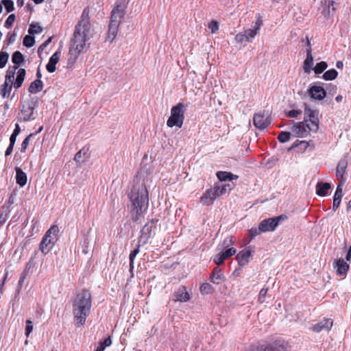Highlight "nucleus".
I'll list each match as a JSON object with an SVG mask.
<instances>
[{
  "label": "nucleus",
  "mask_w": 351,
  "mask_h": 351,
  "mask_svg": "<svg viewBox=\"0 0 351 351\" xmlns=\"http://www.w3.org/2000/svg\"><path fill=\"white\" fill-rule=\"evenodd\" d=\"M95 29L89 18V9L85 8L80 19L75 27L73 38L69 49L71 59L75 60L80 54L89 47L88 40L93 36Z\"/></svg>",
  "instance_id": "1"
},
{
  "label": "nucleus",
  "mask_w": 351,
  "mask_h": 351,
  "mask_svg": "<svg viewBox=\"0 0 351 351\" xmlns=\"http://www.w3.org/2000/svg\"><path fill=\"white\" fill-rule=\"evenodd\" d=\"M129 198L132 202L133 210L136 215H139L147 209L149 195L144 178L141 180V177H135Z\"/></svg>",
  "instance_id": "2"
},
{
  "label": "nucleus",
  "mask_w": 351,
  "mask_h": 351,
  "mask_svg": "<svg viewBox=\"0 0 351 351\" xmlns=\"http://www.w3.org/2000/svg\"><path fill=\"white\" fill-rule=\"evenodd\" d=\"M92 296L90 291L83 289L79 292L73 301V313L77 320L76 326L84 325L90 312Z\"/></svg>",
  "instance_id": "3"
},
{
  "label": "nucleus",
  "mask_w": 351,
  "mask_h": 351,
  "mask_svg": "<svg viewBox=\"0 0 351 351\" xmlns=\"http://www.w3.org/2000/svg\"><path fill=\"white\" fill-rule=\"evenodd\" d=\"M219 181L215 183L214 186L207 189L201 197V203L203 205H212L214 201L219 196L230 191L234 186L233 180L239 177H217Z\"/></svg>",
  "instance_id": "4"
},
{
  "label": "nucleus",
  "mask_w": 351,
  "mask_h": 351,
  "mask_svg": "<svg viewBox=\"0 0 351 351\" xmlns=\"http://www.w3.org/2000/svg\"><path fill=\"white\" fill-rule=\"evenodd\" d=\"M288 217L285 214H282L276 217H269L262 220L258 227H252L249 230V234L250 239H253L255 237L261 234V233L267 232H274L276 230L278 226L282 222L285 221Z\"/></svg>",
  "instance_id": "5"
},
{
  "label": "nucleus",
  "mask_w": 351,
  "mask_h": 351,
  "mask_svg": "<svg viewBox=\"0 0 351 351\" xmlns=\"http://www.w3.org/2000/svg\"><path fill=\"white\" fill-rule=\"evenodd\" d=\"M291 345L282 337L271 342H259L251 346L250 351H291Z\"/></svg>",
  "instance_id": "6"
},
{
  "label": "nucleus",
  "mask_w": 351,
  "mask_h": 351,
  "mask_svg": "<svg viewBox=\"0 0 351 351\" xmlns=\"http://www.w3.org/2000/svg\"><path fill=\"white\" fill-rule=\"evenodd\" d=\"M59 228L58 226L53 225L45 232L40 243V250L43 254H47L53 247L58 239Z\"/></svg>",
  "instance_id": "7"
},
{
  "label": "nucleus",
  "mask_w": 351,
  "mask_h": 351,
  "mask_svg": "<svg viewBox=\"0 0 351 351\" xmlns=\"http://www.w3.org/2000/svg\"><path fill=\"white\" fill-rule=\"evenodd\" d=\"M304 106V121L306 123V127L308 130L313 132H317L319 128V110L311 108L306 103H305Z\"/></svg>",
  "instance_id": "8"
},
{
  "label": "nucleus",
  "mask_w": 351,
  "mask_h": 351,
  "mask_svg": "<svg viewBox=\"0 0 351 351\" xmlns=\"http://www.w3.org/2000/svg\"><path fill=\"white\" fill-rule=\"evenodd\" d=\"M186 106L183 103H178L171 109V116L167 119V125L169 128L174 126L181 128L184 119Z\"/></svg>",
  "instance_id": "9"
},
{
  "label": "nucleus",
  "mask_w": 351,
  "mask_h": 351,
  "mask_svg": "<svg viewBox=\"0 0 351 351\" xmlns=\"http://www.w3.org/2000/svg\"><path fill=\"white\" fill-rule=\"evenodd\" d=\"M263 25V18L260 15L256 16V21L254 22L250 28L244 31L245 36L247 38V42H252L255 36L258 33Z\"/></svg>",
  "instance_id": "10"
},
{
  "label": "nucleus",
  "mask_w": 351,
  "mask_h": 351,
  "mask_svg": "<svg viewBox=\"0 0 351 351\" xmlns=\"http://www.w3.org/2000/svg\"><path fill=\"white\" fill-rule=\"evenodd\" d=\"M270 123L271 121L267 112L263 111L254 114V125L256 128L263 130L267 128Z\"/></svg>",
  "instance_id": "11"
},
{
  "label": "nucleus",
  "mask_w": 351,
  "mask_h": 351,
  "mask_svg": "<svg viewBox=\"0 0 351 351\" xmlns=\"http://www.w3.org/2000/svg\"><path fill=\"white\" fill-rule=\"evenodd\" d=\"M125 14V6L119 3H117L116 6L111 12V17L110 22L118 23L120 25L121 20L124 18Z\"/></svg>",
  "instance_id": "12"
},
{
  "label": "nucleus",
  "mask_w": 351,
  "mask_h": 351,
  "mask_svg": "<svg viewBox=\"0 0 351 351\" xmlns=\"http://www.w3.org/2000/svg\"><path fill=\"white\" fill-rule=\"evenodd\" d=\"M291 131L296 137L305 138L309 134L306 123L304 121L298 122L293 124L291 128Z\"/></svg>",
  "instance_id": "13"
},
{
  "label": "nucleus",
  "mask_w": 351,
  "mask_h": 351,
  "mask_svg": "<svg viewBox=\"0 0 351 351\" xmlns=\"http://www.w3.org/2000/svg\"><path fill=\"white\" fill-rule=\"evenodd\" d=\"M237 250L234 247H230L221 252L216 254L213 258V262L217 265H221L225 260L231 257L236 253Z\"/></svg>",
  "instance_id": "14"
},
{
  "label": "nucleus",
  "mask_w": 351,
  "mask_h": 351,
  "mask_svg": "<svg viewBox=\"0 0 351 351\" xmlns=\"http://www.w3.org/2000/svg\"><path fill=\"white\" fill-rule=\"evenodd\" d=\"M306 58L304 61V71L305 73H309L312 69L313 65V58L312 56V49L310 40L307 38L306 40Z\"/></svg>",
  "instance_id": "15"
},
{
  "label": "nucleus",
  "mask_w": 351,
  "mask_h": 351,
  "mask_svg": "<svg viewBox=\"0 0 351 351\" xmlns=\"http://www.w3.org/2000/svg\"><path fill=\"white\" fill-rule=\"evenodd\" d=\"M308 93L312 99L322 100L326 95L325 89L319 86H312L308 89Z\"/></svg>",
  "instance_id": "16"
},
{
  "label": "nucleus",
  "mask_w": 351,
  "mask_h": 351,
  "mask_svg": "<svg viewBox=\"0 0 351 351\" xmlns=\"http://www.w3.org/2000/svg\"><path fill=\"white\" fill-rule=\"evenodd\" d=\"M331 184L329 182L319 181L317 182L315 187L316 194L319 197H325L329 195L331 190Z\"/></svg>",
  "instance_id": "17"
},
{
  "label": "nucleus",
  "mask_w": 351,
  "mask_h": 351,
  "mask_svg": "<svg viewBox=\"0 0 351 351\" xmlns=\"http://www.w3.org/2000/svg\"><path fill=\"white\" fill-rule=\"evenodd\" d=\"M333 265L336 269V273L338 276H343L346 274L350 267L349 264H348L347 262L343 258L335 260L334 261Z\"/></svg>",
  "instance_id": "18"
},
{
  "label": "nucleus",
  "mask_w": 351,
  "mask_h": 351,
  "mask_svg": "<svg viewBox=\"0 0 351 351\" xmlns=\"http://www.w3.org/2000/svg\"><path fill=\"white\" fill-rule=\"evenodd\" d=\"M333 322L331 319H324L316 324L313 325V330L319 332L322 330L329 331L332 328Z\"/></svg>",
  "instance_id": "19"
},
{
  "label": "nucleus",
  "mask_w": 351,
  "mask_h": 351,
  "mask_svg": "<svg viewBox=\"0 0 351 351\" xmlns=\"http://www.w3.org/2000/svg\"><path fill=\"white\" fill-rule=\"evenodd\" d=\"M61 52L60 51H56L49 58L48 63L46 65V69L49 73H53L56 69V65L60 60Z\"/></svg>",
  "instance_id": "20"
},
{
  "label": "nucleus",
  "mask_w": 351,
  "mask_h": 351,
  "mask_svg": "<svg viewBox=\"0 0 351 351\" xmlns=\"http://www.w3.org/2000/svg\"><path fill=\"white\" fill-rule=\"evenodd\" d=\"M252 255L251 250L244 249L239 252L237 255V259L240 266L246 265L250 261V257Z\"/></svg>",
  "instance_id": "21"
},
{
  "label": "nucleus",
  "mask_w": 351,
  "mask_h": 351,
  "mask_svg": "<svg viewBox=\"0 0 351 351\" xmlns=\"http://www.w3.org/2000/svg\"><path fill=\"white\" fill-rule=\"evenodd\" d=\"M88 148L83 147L75 154L74 160L77 165H80L88 159L89 154L88 153Z\"/></svg>",
  "instance_id": "22"
},
{
  "label": "nucleus",
  "mask_w": 351,
  "mask_h": 351,
  "mask_svg": "<svg viewBox=\"0 0 351 351\" xmlns=\"http://www.w3.org/2000/svg\"><path fill=\"white\" fill-rule=\"evenodd\" d=\"M190 296L186 287H182L175 293V300L180 302H185L189 300Z\"/></svg>",
  "instance_id": "23"
},
{
  "label": "nucleus",
  "mask_w": 351,
  "mask_h": 351,
  "mask_svg": "<svg viewBox=\"0 0 351 351\" xmlns=\"http://www.w3.org/2000/svg\"><path fill=\"white\" fill-rule=\"evenodd\" d=\"M224 278L225 277L221 274V269H219L218 267H215L213 270L212 274L210 276V281L216 285H219L220 283H221L223 281Z\"/></svg>",
  "instance_id": "24"
},
{
  "label": "nucleus",
  "mask_w": 351,
  "mask_h": 351,
  "mask_svg": "<svg viewBox=\"0 0 351 351\" xmlns=\"http://www.w3.org/2000/svg\"><path fill=\"white\" fill-rule=\"evenodd\" d=\"M12 62L14 64V69H17L25 62L24 56L19 51H14L12 55Z\"/></svg>",
  "instance_id": "25"
},
{
  "label": "nucleus",
  "mask_w": 351,
  "mask_h": 351,
  "mask_svg": "<svg viewBox=\"0 0 351 351\" xmlns=\"http://www.w3.org/2000/svg\"><path fill=\"white\" fill-rule=\"evenodd\" d=\"M43 86L44 84L43 81L41 80L36 79L30 84L28 88V92L31 94H36L43 90Z\"/></svg>",
  "instance_id": "26"
},
{
  "label": "nucleus",
  "mask_w": 351,
  "mask_h": 351,
  "mask_svg": "<svg viewBox=\"0 0 351 351\" xmlns=\"http://www.w3.org/2000/svg\"><path fill=\"white\" fill-rule=\"evenodd\" d=\"M335 2L334 1H328L322 11V14L325 18L328 19L330 16H332L336 10L335 7Z\"/></svg>",
  "instance_id": "27"
},
{
  "label": "nucleus",
  "mask_w": 351,
  "mask_h": 351,
  "mask_svg": "<svg viewBox=\"0 0 351 351\" xmlns=\"http://www.w3.org/2000/svg\"><path fill=\"white\" fill-rule=\"evenodd\" d=\"M156 226L153 221L147 223L141 230L142 236L146 240L152 236V232L155 229Z\"/></svg>",
  "instance_id": "28"
},
{
  "label": "nucleus",
  "mask_w": 351,
  "mask_h": 351,
  "mask_svg": "<svg viewBox=\"0 0 351 351\" xmlns=\"http://www.w3.org/2000/svg\"><path fill=\"white\" fill-rule=\"evenodd\" d=\"M119 25L110 22L108 33V40L111 43L112 42L117 35Z\"/></svg>",
  "instance_id": "29"
},
{
  "label": "nucleus",
  "mask_w": 351,
  "mask_h": 351,
  "mask_svg": "<svg viewBox=\"0 0 351 351\" xmlns=\"http://www.w3.org/2000/svg\"><path fill=\"white\" fill-rule=\"evenodd\" d=\"M25 75L26 71L25 69H19L18 70L16 78L14 83V87L16 89L19 88L22 86L23 81L25 80Z\"/></svg>",
  "instance_id": "30"
},
{
  "label": "nucleus",
  "mask_w": 351,
  "mask_h": 351,
  "mask_svg": "<svg viewBox=\"0 0 351 351\" xmlns=\"http://www.w3.org/2000/svg\"><path fill=\"white\" fill-rule=\"evenodd\" d=\"M348 165V160L346 157L341 158L337 167L336 176H344L346 173V169Z\"/></svg>",
  "instance_id": "31"
},
{
  "label": "nucleus",
  "mask_w": 351,
  "mask_h": 351,
  "mask_svg": "<svg viewBox=\"0 0 351 351\" xmlns=\"http://www.w3.org/2000/svg\"><path fill=\"white\" fill-rule=\"evenodd\" d=\"M141 245L138 243L136 248L132 250L130 252V254L129 255V260H130V272L132 274L134 267V259L136 255L139 253V248Z\"/></svg>",
  "instance_id": "32"
},
{
  "label": "nucleus",
  "mask_w": 351,
  "mask_h": 351,
  "mask_svg": "<svg viewBox=\"0 0 351 351\" xmlns=\"http://www.w3.org/2000/svg\"><path fill=\"white\" fill-rule=\"evenodd\" d=\"M338 75V72L335 69L326 71L322 75L324 80L330 81L335 80Z\"/></svg>",
  "instance_id": "33"
},
{
  "label": "nucleus",
  "mask_w": 351,
  "mask_h": 351,
  "mask_svg": "<svg viewBox=\"0 0 351 351\" xmlns=\"http://www.w3.org/2000/svg\"><path fill=\"white\" fill-rule=\"evenodd\" d=\"M43 32V27L37 23L30 24L28 33L34 36V34H40Z\"/></svg>",
  "instance_id": "34"
},
{
  "label": "nucleus",
  "mask_w": 351,
  "mask_h": 351,
  "mask_svg": "<svg viewBox=\"0 0 351 351\" xmlns=\"http://www.w3.org/2000/svg\"><path fill=\"white\" fill-rule=\"evenodd\" d=\"M23 44L25 47L30 48L35 44V37L32 34L26 35L23 40Z\"/></svg>",
  "instance_id": "35"
},
{
  "label": "nucleus",
  "mask_w": 351,
  "mask_h": 351,
  "mask_svg": "<svg viewBox=\"0 0 351 351\" xmlns=\"http://www.w3.org/2000/svg\"><path fill=\"white\" fill-rule=\"evenodd\" d=\"M199 290L202 294H209L213 293L214 288L210 283L204 282L200 286Z\"/></svg>",
  "instance_id": "36"
},
{
  "label": "nucleus",
  "mask_w": 351,
  "mask_h": 351,
  "mask_svg": "<svg viewBox=\"0 0 351 351\" xmlns=\"http://www.w3.org/2000/svg\"><path fill=\"white\" fill-rule=\"evenodd\" d=\"M327 67V63L324 61H322L316 64L315 66L313 68V71L315 74H321Z\"/></svg>",
  "instance_id": "37"
},
{
  "label": "nucleus",
  "mask_w": 351,
  "mask_h": 351,
  "mask_svg": "<svg viewBox=\"0 0 351 351\" xmlns=\"http://www.w3.org/2000/svg\"><path fill=\"white\" fill-rule=\"evenodd\" d=\"M12 85L10 83L5 82L3 87L1 90V94L3 98L8 97L11 92Z\"/></svg>",
  "instance_id": "38"
},
{
  "label": "nucleus",
  "mask_w": 351,
  "mask_h": 351,
  "mask_svg": "<svg viewBox=\"0 0 351 351\" xmlns=\"http://www.w3.org/2000/svg\"><path fill=\"white\" fill-rule=\"evenodd\" d=\"M16 70V69H14V67H12V69H10V68L8 69L6 73L5 82L10 83V84L12 85Z\"/></svg>",
  "instance_id": "39"
},
{
  "label": "nucleus",
  "mask_w": 351,
  "mask_h": 351,
  "mask_svg": "<svg viewBox=\"0 0 351 351\" xmlns=\"http://www.w3.org/2000/svg\"><path fill=\"white\" fill-rule=\"evenodd\" d=\"M290 137L291 133L289 132L282 131L278 136V140L280 143H284L287 142L290 139Z\"/></svg>",
  "instance_id": "40"
},
{
  "label": "nucleus",
  "mask_w": 351,
  "mask_h": 351,
  "mask_svg": "<svg viewBox=\"0 0 351 351\" xmlns=\"http://www.w3.org/2000/svg\"><path fill=\"white\" fill-rule=\"evenodd\" d=\"M9 58V54L7 52H0V68L2 69L5 66Z\"/></svg>",
  "instance_id": "41"
},
{
  "label": "nucleus",
  "mask_w": 351,
  "mask_h": 351,
  "mask_svg": "<svg viewBox=\"0 0 351 351\" xmlns=\"http://www.w3.org/2000/svg\"><path fill=\"white\" fill-rule=\"evenodd\" d=\"M1 3L4 5L8 12H10L14 10V2L12 0H2Z\"/></svg>",
  "instance_id": "42"
},
{
  "label": "nucleus",
  "mask_w": 351,
  "mask_h": 351,
  "mask_svg": "<svg viewBox=\"0 0 351 351\" xmlns=\"http://www.w3.org/2000/svg\"><path fill=\"white\" fill-rule=\"evenodd\" d=\"M234 243L233 237H228L223 239L221 243V248H230L229 247Z\"/></svg>",
  "instance_id": "43"
},
{
  "label": "nucleus",
  "mask_w": 351,
  "mask_h": 351,
  "mask_svg": "<svg viewBox=\"0 0 351 351\" xmlns=\"http://www.w3.org/2000/svg\"><path fill=\"white\" fill-rule=\"evenodd\" d=\"M34 135V134H30L29 135H28L24 140L21 143V152H25L26 149H27V147L29 145V140L31 138V137Z\"/></svg>",
  "instance_id": "44"
},
{
  "label": "nucleus",
  "mask_w": 351,
  "mask_h": 351,
  "mask_svg": "<svg viewBox=\"0 0 351 351\" xmlns=\"http://www.w3.org/2000/svg\"><path fill=\"white\" fill-rule=\"evenodd\" d=\"M15 15L14 14H12L10 15H9V16L7 18L5 23H4V26L5 27L9 29L10 27H11V26L13 25V23L15 21Z\"/></svg>",
  "instance_id": "45"
},
{
  "label": "nucleus",
  "mask_w": 351,
  "mask_h": 351,
  "mask_svg": "<svg viewBox=\"0 0 351 351\" xmlns=\"http://www.w3.org/2000/svg\"><path fill=\"white\" fill-rule=\"evenodd\" d=\"M32 330H33V322L31 320L28 319L26 321V326H25V336L29 337V335L32 332Z\"/></svg>",
  "instance_id": "46"
},
{
  "label": "nucleus",
  "mask_w": 351,
  "mask_h": 351,
  "mask_svg": "<svg viewBox=\"0 0 351 351\" xmlns=\"http://www.w3.org/2000/svg\"><path fill=\"white\" fill-rule=\"evenodd\" d=\"M16 33L13 32H8L7 36H6V39L5 40L8 42V44H12L13 43L15 40H16Z\"/></svg>",
  "instance_id": "47"
},
{
  "label": "nucleus",
  "mask_w": 351,
  "mask_h": 351,
  "mask_svg": "<svg viewBox=\"0 0 351 351\" xmlns=\"http://www.w3.org/2000/svg\"><path fill=\"white\" fill-rule=\"evenodd\" d=\"M268 292V288H263L258 295V301L260 303H263L265 301V298Z\"/></svg>",
  "instance_id": "48"
},
{
  "label": "nucleus",
  "mask_w": 351,
  "mask_h": 351,
  "mask_svg": "<svg viewBox=\"0 0 351 351\" xmlns=\"http://www.w3.org/2000/svg\"><path fill=\"white\" fill-rule=\"evenodd\" d=\"M302 114V111L301 110H291L287 113V115L289 117L294 118L297 117L299 115H301Z\"/></svg>",
  "instance_id": "49"
},
{
  "label": "nucleus",
  "mask_w": 351,
  "mask_h": 351,
  "mask_svg": "<svg viewBox=\"0 0 351 351\" xmlns=\"http://www.w3.org/2000/svg\"><path fill=\"white\" fill-rule=\"evenodd\" d=\"M208 28L211 30L212 33H216L219 29V25L217 21H212L208 24Z\"/></svg>",
  "instance_id": "50"
},
{
  "label": "nucleus",
  "mask_w": 351,
  "mask_h": 351,
  "mask_svg": "<svg viewBox=\"0 0 351 351\" xmlns=\"http://www.w3.org/2000/svg\"><path fill=\"white\" fill-rule=\"evenodd\" d=\"M245 33H239L235 36V40L238 43H242L243 42H247V38L245 36Z\"/></svg>",
  "instance_id": "51"
},
{
  "label": "nucleus",
  "mask_w": 351,
  "mask_h": 351,
  "mask_svg": "<svg viewBox=\"0 0 351 351\" xmlns=\"http://www.w3.org/2000/svg\"><path fill=\"white\" fill-rule=\"evenodd\" d=\"M16 183L21 187L24 186L27 182V177H16Z\"/></svg>",
  "instance_id": "52"
},
{
  "label": "nucleus",
  "mask_w": 351,
  "mask_h": 351,
  "mask_svg": "<svg viewBox=\"0 0 351 351\" xmlns=\"http://www.w3.org/2000/svg\"><path fill=\"white\" fill-rule=\"evenodd\" d=\"M51 38H49L43 44H41L38 49V53H40L41 51H43L45 49V48L51 43Z\"/></svg>",
  "instance_id": "53"
},
{
  "label": "nucleus",
  "mask_w": 351,
  "mask_h": 351,
  "mask_svg": "<svg viewBox=\"0 0 351 351\" xmlns=\"http://www.w3.org/2000/svg\"><path fill=\"white\" fill-rule=\"evenodd\" d=\"M342 197H343V189H341V187H337L333 197L337 198L339 199H341Z\"/></svg>",
  "instance_id": "54"
},
{
  "label": "nucleus",
  "mask_w": 351,
  "mask_h": 351,
  "mask_svg": "<svg viewBox=\"0 0 351 351\" xmlns=\"http://www.w3.org/2000/svg\"><path fill=\"white\" fill-rule=\"evenodd\" d=\"M299 145H304V149H306L308 145V143L305 141H298L297 140L293 144V145L291 146V148H295V147H297L299 146Z\"/></svg>",
  "instance_id": "55"
},
{
  "label": "nucleus",
  "mask_w": 351,
  "mask_h": 351,
  "mask_svg": "<svg viewBox=\"0 0 351 351\" xmlns=\"http://www.w3.org/2000/svg\"><path fill=\"white\" fill-rule=\"evenodd\" d=\"M341 199L333 197L332 210H336L340 206Z\"/></svg>",
  "instance_id": "56"
},
{
  "label": "nucleus",
  "mask_w": 351,
  "mask_h": 351,
  "mask_svg": "<svg viewBox=\"0 0 351 351\" xmlns=\"http://www.w3.org/2000/svg\"><path fill=\"white\" fill-rule=\"evenodd\" d=\"M105 348L110 346L112 344V340L110 337L104 339L102 341H100Z\"/></svg>",
  "instance_id": "57"
},
{
  "label": "nucleus",
  "mask_w": 351,
  "mask_h": 351,
  "mask_svg": "<svg viewBox=\"0 0 351 351\" xmlns=\"http://www.w3.org/2000/svg\"><path fill=\"white\" fill-rule=\"evenodd\" d=\"M7 278H8V272L5 273V274L3 277V279L2 280V281L0 282V294L2 293V292H3V287L4 286L5 282L7 280Z\"/></svg>",
  "instance_id": "58"
},
{
  "label": "nucleus",
  "mask_w": 351,
  "mask_h": 351,
  "mask_svg": "<svg viewBox=\"0 0 351 351\" xmlns=\"http://www.w3.org/2000/svg\"><path fill=\"white\" fill-rule=\"evenodd\" d=\"M14 146V145H12L10 144L9 145V146L7 147L5 152V156H8L12 154V152L13 151Z\"/></svg>",
  "instance_id": "59"
},
{
  "label": "nucleus",
  "mask_w": 351,
  "mask_h": 351,
  "mask_svg": "<svg viewBox=\"0 0 351 351\" xmlns=\"http://www.w3.org/2000/svg\"><path fill=\"white\" fill-rule=\"evenodd\" d=\"M215 176H234L231 172L219 171L216 173Z\"/></svg>",
  "instance_id": "60"
},
{
  "label": "nucleus",
  "mask_w": 351,
  "mask_h": 351,
  "mask_svg": "<svg viewBox=\"0 0 351 351\" xmlns=\"http://www.w3.org/2000/svg\"><path fill=\"white\" fill-rule=\"evenodd\" d=\"M21 132V128L18 123L15 125V128L13 130L12 134L18 136Z\"/></svg>",
  "instance_id": "61"
},
{
  "label": "nucleus",
  "mask_w": 351,
  "mask_h": 351,
  "mask_svg": "<svg viewBox=\"0 0 351 351\" xmlns=\"http://www.w3.org/2000/svg\"><path fill=\"white\" fill-rule=\"evenodd\" d=\"M345 182H346V179L344 177H341V179L339 180V183L337 184V187H341V189H343L344 184H345Z\"/></svg>",
  "instance_id": "62"
},
{
  "label": "nucleus",
  "mask_w": 351,
  "mask_h": 351,
  "mask_svg": "<svg viewBox=\"0 0 351 351\" xmlns=\"http://www.w3.org/2000/svg\"><path fill=\"white\" fill-rule=\"evenodd\" d=\"M16 137L17 136L16 135H14V134H11L10 137V144L12 145H15V143H16Z\"/></svg>",
  "instance_id": "63"
},
{
  "label": "nucleus",
  "mask_w": 351,
  "mask_h": 351,
  "mask_svg": "<svg viewBox=\"0 0 351 351\" xmlns=\"http://www.w3.org/2000/svg\"><path fill=\"white\" fill-rule=\"evenodd\" d=\"M15 171L16 176H26L25 173H24L20 167H16Z\"/></svg>",
  "instance_id": "64"
}]
</instances>
